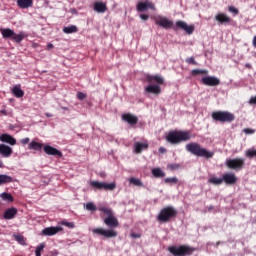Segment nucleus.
Masks as SVG:
<instances>
[{"mask_svg":"<svg viewBox=\"0 0 256 256\" xmlns=\"http://www.w3.org/2000/svg\"><path fill=\"white\" fill-rule=\"evenodd\" d=\"M186 151L195 155L196 157H204V159H213L215 152L207 150V148L201 147V144L197 142L188 143L185 146Z\"/></svg>","mask_w":256,"mask_h":256,"instance_id":"obj_2","label":"nucleus"},{"mask_svg":"<svg viewBox=\"0 0 256 256\" xmlns=\"http://www.w3.org/2000/svg\"><path fill=\"white\" fill-rule=\"evenodd\" d=\"M0 31L2 33L3 39H11L15 43H21V41H23V39L27 37V34H25V32H20L17 34L10 28H2Z\"/></svg>","mask_w":256,"mask_h":256,"instance_id":"obj_6","label":"nucleus"},{"mask_svg":"<svg viewBox=\"0 0 256 256\" xmlns=\"http://www.w3.org/2000/svg\"><path fill=\"white\" fill-rule=\"evenodd\" d=\"M97 234L104 237V239H115V237L118 235L117 230L105 228H98Z\"/></svg>","mask_w":256,"mask_h":256,"instance_id":"obj_10","label":"nucleus"},{"mask_svg":"<svg viewBox=\"0 0 256 256\" xmlns=\"http://www.w3.org/2000/svg\"><path fill=\"white\" fill-rule=\"evenodd\" d=\"M181 167L179 164H169L168 168H170L171 171H177Z\"/></svg>","mask_w":256,"mask_h":256,"instance_id":"obj_46","label":"nucleus"},{"mask_svg":"<svg viewBox=\"0 0 256 256\" xmlns=\"http://www.w3.org/2000/svg\"><path fill=\"white\" fill-rule=\"evenodd\" d=\"M0 167H3V162L0 160Z\"/></svg>","mask_w":256,"mask_h":256,"instance_id":"obj_62","label":"nucleus"},{"mask_svg":"<svg viewBox=\"0 0 256 256\" xmlns=\"http://www.w3.org/2000/svg\"><path fill=\"white\" fill-rule=\"evenodd\" d=\"M63 231V227L61 226H52L44 228L41 232L45 237H53V235H57V233Z\"/></svg>","mask_w":256,"mask_h":256,"instance_id":"obj_12","label":"nucleus"},{"mask_svg":"<svg viewBox=\"0 0 256 256\" xmlns=\"http://www.w3.org/2000/svg\"><path fill=\"white\" fill-rule=\"evenodd\" d=\"M252 43H253V47H256V35L254 36Z\"/></svg>","mask_w":256,"mask_h":256,"instance_id":"obj_56","label":"nucleus"},{"mask_svg":"<svg viewBox=\"0 0 256 256\" xmlns=\"http://www.w3.org/2000/svg\"><path fill=\"white\" fill-rule=\"evenodd\" d=\"M72 13H77V11H75V10H72Z\"/></svg>","mask_w":256,"mask_h":256,"instance_id":"obj_64","label":"nucleus"},{"mask_svg":"<svg viewBox=\"0 0 256 256\" xmlns=\"http://www.w3.org/2000/svg\"><path fill=\"white\" fill-rule=\"evenodd\" d=\"M159 153H167V148H165V147H160V148H159Z\"/></svg>","mask_w":256,"mask_h":256,"instance_id":"obj_53","label":"nucleus"},{"mask_svg":"<svg viewBox=\"0 0 256 256\" xmlns=\"http://www.w3.org/2000/svg\"><path fill=\"white\" fill-rule=\"evenodd\" d=\"M28 149L34 151H41V149H43V144L37 141H31V143L28 145Z\"/></svg>","mask_w":256,"mask_h":256,"instance_id":"obj_30","label":"nucleus"},{"mask_svg":"<svg viewBox=\"0 0 256 256\" xmlns=\"http://www.w3.org/2000/svg\"><path fill=\"white\" fill-rule=\"evenodd\" d=\"M131 237H132L133 239H140L141 234H139V233H131Z\"/></svg>","mask_w":256,"mask_h":256,"instance_id":"obj_51","label":"nucleus"},{"mask_svg":"<svg viewBox=\"0 0 256 256\" xmlns=\"http://www.w3.org/2000/svg\"><path fill=\"white\" fill-rule=\"evenodd\" d=\"M93 9L94 11H97V2H94Z\"/></svg>","mask_w":256,"mask_h":256,"instance_id":"obj_57","label":"nucleus"},{"mask_svg":"<svg viewBox=\"0 0 256 256\" xmlns=\"http://www.w3.org/2000/svg\"><path fill=\"white\" fill-rule=\"evenodd\" d=\"M250 105H256V96L251 97L249 100Z\"/></svg>","mask_w":256,"mask_h":256,"instance_id":"obj_52","label":"nucleus"},{"mask_svg":"<svg viewBox=\"0 0 256 256\" xmlns=\"http://www.w3.org/2000/svg\"><path fill=\"white\" fill-rule=\"evenodd\" d=\"M104 223L107 225V227H110V229H115L119 227V220L111 214L110 216L104 218Z\"/></svg>","mask_w":256,"mask_h":256,"instance_id":"obj_16","label":"nucleus"},{"mask_svg":"<svg viewBox=\"0 0 256 256\" xmlns=\"http://www.w3.org/2000/svg\"><path fill=\"white\" fill-rule=\"evenodd\" d=\"M246 157L249 159H253V157H256V150L249 149L246 151Z\"/></svg>","mask_w":256,"mask_h":256,"instance_id":"obj_41","label":"nucleus"},{"mask_svg":"<svg viewBox=\"0 0 256 256\" xmlns=\"http://www.w3.org/2000/svg\"><path fill=\"white\" fill-rule=\"evenodd\" d=\"M193 135L191 131H183V130H172L169 131L166 135V141L171 145H179V143H185L187 141H191Z\"/></svg>","mask_w":256,"mask_h":256,"instance_id":"obj_1","label":"nucleus"},{"mask_svg":"<svg viewBox=\"0 0 256 256\" xmlns=\"http://www.w3.org/2000/svg\"><path fill=\"white\" fill-rule=\"evenodd\" d=\"M202 84L206 85L207 87H217L221 85V80L215 76H206L202 78Z\"/></svg>","mask_w":256,"mask_h":256,"instance_id":"obj_11","label":"nucleus"},{"mask_svg":"<svg viewBox=\"0 0 256 256\" xmlns=\"http://www.w3.org/2000/svg\"><path fill=\"white\" fill-rule=\"evenodd\" d=\"M0 155L2 157H11L13 155V149L5 144H0Z\"/></svg>","mask_w":256,"mask_h":256,"instance_id":"obj_23","label":"nucleus"},{"mask_svg":"<svg viewBox=\"0 0 256 256\" xmlns=\"http://www.w3.org/2000/svg\"><path fill=\"white\" fill-rule=\"evenodd\" d=\"M212 119L218 123H233L235 114L229 111H214L212 112Z\"/></svg>","mask_w":256,"mask_h":256,"instance_id":"obj_4","label":"nucleus"},{"mask_svg":"<svg viewBox=\"0 0 256 256\" xmlns=\"http://www.w3.org/2000/svg\"><path fill=\"white\" fill-rule=\"evenodd\" d=\"M136 8L139 13L148 11V9L155 11V4L151 2V0H144L142 2H138Z\"/></svg>","mask_w":256,"mask_h":256,"instance_id":"obj_9","label":"nucleus"},{"mask_svg":"<svg viewBox=\"0 0 256 256\" xmlns=\"http://www.w3.org/2000/svg\"><path fill=\"white\" fill-rule=\"evenodd\" d=\"M215 20L219 25H229V23H231V17L225 13H218L215 16Z\"/></svg>","mask_w":256,"mask_h":256,"instance_id":"obj_17","label":"nucleus"},{"mask_svg":"<svg viewBox=\"0 0 256 256\" xmlns=\"http://www.w3.org/2000/svg\"><path fill=\"white\" fill-rule=\"evenodd\" d=\"M222 180L226 185H235L237 183V176L235 173H225L222 175Z\"/></svg>","mask_w":256,"mask_h":256,"instance_id":"obj_15","label":"nucleus"},{"mask_svg":"<svg viewBox=\"0 0 256 256\" xmlns=\"http://www.w3.org/2000/svg\"><path fill=\"white\" fill-rule=\"evenodd\" d=\"M0 141L2 143H8V145H17V140L9 134L0 135Z\"/></svg>","mask_w":256,"mask_h":256,"instance_id":"obj_24","label":"nucleus"},{"mask_svg":"<svg viewBox=\"0 0 256 256\" xmlns=\"http://www.w3.org/2000/svg\"><path fill=\"white\" fill-rule=\"evenodd\" d=\"M44 153L46 155H53L56 157H61V151H59L57 148L52 147L51 145H45L44 146Z\"/></svg>","mask_w":256,"mask_h":256,"instance_id":"obj_20","label":"nucleus"},{"mask_svg":"<svg viewBox=\"0 0 256 256\" xmlns=\"http://www.w3.org/2000/svg\"><path fill=\"white\" fill-rule=\"evenodd\" d=\"M43 249H45V244L41 243L36 247V252L41 253V251H43Z\"/></svg>","mask_w":256,"mask_h":256,"instance_id":"obj_47","label":"nucleus"},{"mask_svg":"<svg viewBox=\"0 0 256 256\" xmlns=\"http://www.w3.org/2000/svg\"><path fill=\"white\" fill-rule=\"evenodd\" d=\"M7 183H13V177L7 174H0V185H7Z\"/></svg>","mask_w":256,"mask_h":256,"instance_id":"obj_29","label":"nucleus"},{"mask_svg":"<svg viewBox=\"0 0 256 256\" xmlns=\"http://www.w3.org/2000/svg\"><path fill=\"white\" fill-rule=\"evenodd\" d=\"M61 225H64L65 227H68L69 229H73L75 227V224L73 222L62 221Z\"/></svg>","mask_w":256,"mask_h":256,"instance_id":"obj_43","label":"nucleus"},{"mask_svg":"<svg viewBox=\"0 0 256 256\" xmlns=\"http://www.w3.org/2000/svg\"><path fill=\"white\" fill-rule=\"evenodd\" d=\"M208 183L212 185H223V178L211 177L208 180Z\"/></svg>","mask_w":256,"mask_h":256,"instance_id":"obj_33","label":"nucleus"},{"mask_svg":"<svg viewBox=\"0 0 256 256\" xmlns=\"http://www.w3.org/2000/svg\"><path fill=\"white\" fill-rule=\"evenodd\" d=\"M168 251L174 256H190L195 253V248L187 245L170 246Z\"/></svg>","mask_w":256,"mask_h":256,"instance_id":"obj_5","label":"nucleus"},{"mask_svg":"<svg viewBox=\"0 0 256 256\" xmlns=\"http://www.w3.org/2000/svg\"><path fill=\"white\" fill-rule=\"evenodd\" d=\"M186 63H187L188 65H197V61L195 60L194 57L186 58Z\"/></svg>","mask_w":256,"mask_h":256,"instance_id":"obj_42","label":"nucleus"},{"mask_svg":"<svg viewBox=\"0 0 256 256\" xmlns=\"http://www.w3.org/2000/svg\"><path fill=\"white\" fill-rule=\"evenodd\" d=\"M13 237H14L15 241H17V243H19L20 245H26L25 244V237H23V235L14 234Z\"/></svg>","mask_w":256,"mask_h":256,"instance_id":"obj_38","label":"nucleus"},{"mask_svg":"<svg viewBox=\"0 0 256 256\" xmlns=\"http://www.w3.org/2000/svg\"><path fill=\"white\" fill-rule=\"evenodd\" d=\"M226 167L228 169H232L233 171H241L245 167V159L244 158H233V159H227Z\"/></svg>","mask_w":256,"mask_h":256,"instance_id":"obj_7","label":"nucleus"},{"mask_svg":"<svg viewBox=\"0 0 256 256\" xmlns=\"http://www.w3.org/2000/svg\"><path fill=\"white\" fill-rule=\"evenodd\" d=\"M0 113H2V115H7V111L6 110H1Z\"/></svg>","mask_w":256,"mask_h":256,"instance_id":"obj_58","label":"nucleus"},{"mask_svg":"<svg viewBox=\"0 0 256 256\" xmlns=\"http://www.w3.org/2000/svg\"><path fill=\"white\" fill-rule=\"evenodd\" d=\"M17 5L20 9H29L33 7V0H17Z\"/></svg>","mask_w":256,"mask_h":256,"instance_id":"obj_26","label":"nucleus"},{"mask_svg":"<svg viewBox=\"0 0 256 256\" xmlns=\"http://www.w3.org/2000/svg\"><path fill=\"white\" fill-rule=\"evenodd\" d=\"M228 11L230 13H234V15H239V9L235 8L234 6H229Z\"/></svg>","mask_w":256,"mask_h":256,"instance_id":"obj_44","label":"nucleus"},{"mask_svg":"<svg viewBox=\"0 0 256 256\" xmlns=\"http://www.w3.org/2000/svg\"><path fill=\"white\" fill-rule=\"evenodd\" d=\"M17 215V208H9L4 212V219H14Z\"/></svg>","mask_w":256,"mask_h":256,"instance_id":"obj_27","label":"nucleus"},{"mask_svg":"<svg viewBox=\"0 0 256 256\" xmlns=\"http://www.w3.org/2000/svg\"><path fill=\"white\" fill-rule=\"evenodd\" d=\"M77 98H78L80 101H83V99H85V94L82 93V92H78V93H77Z\"/></svg>","mask_w":256,"mask_h":256,"instance_id":"obj_49","label":"nucleus"},{"mask_svg":"<svg viewBox=\"0 0 256 256\" xmlns=\"http://www.w3.org/2000/svg\"><path fill=\"white\" fill-rule=\"evenodd\" d=\"M123 121L128 123L129 125H137L139 123V118L131 113H126L122 115Z\"/></svg>","mask_w":256,"mask_h":256,"instance_id":"obj_19","label":"nucleus"},{"mask_svg":"<svg viewBox=\"0 0 256 256\" xmlns=\"http://www.w3.org/2000/svg\"><path fill=\"white\" fill-rule=\"evenodd\" d=\"M149 149V142L145 141L143 143L141 142H135L134 143V153L137 155L143 153V151H147Z\"/></svg>","mask_w":256,"mask_h":256,"instance_id":"obj_18","label":"nucleus"},{"mask_svg":"<svg viewBox=\"0 0 256 256\" xmlns=\"http://www.w3.org/2000/svg\"><path fill=\"white\" fill-rule=\"evenodd\" d=\"M156 25L162 27V29H173V21L168 18L161 17L155 21Z\"/></svg>","mask_w":256,"mask_h":256,"instance_id":"obj_14","label":"nucleus"},{"mask_svg":"<svg viewBox=\"0 0 256 256\" xmlns=\"http://www.w3.org/2000/svg\"><path fill=\"white\" fill-rule=\"evenodd\" d=\"M100 177H102V179H105L107 177V174L105 172H100Z\"/></svg>","mask_w":256,"mask_h":256,"instance_id":"obj_54","label":"nucleus"},{"mask_svg":"<svg viewBox=\"0 0 256 256\" xmlns=\"http://www.w3.org/2000/svg\"><path fill=\"white\" fill-rule=\"evenodd\" d=\"M177 213L175 207L166 206L160 210V213L157 216V221H159V223H169V221L177 217Z\"/></svg>","mask_w":256,"mask_h":256,"instance_id":"obj_3","label":"nucleus"},{"mask_svg":"<svg viewBox=\"0 0 256 256\" xmlns=\"http://www.w3.org/2000/svg\"><path fill=\"white\" fill-rule=\"evenodd\" d=\"M245 67H246V69H253V66H251V64H249V63H246Z\"/></svg>","mask_w":256,"mask_h":256,"instance_id":"obj_55","label":"nucleus"},{"mask_svg":"<svg viewBox=\"0 0 256 256\" xmlns=\"http://www.w3.org/2000/svg\"><path fill=\"white\" fill-rule=\"evenodd\" d=\"M152 175L153 177H156V179H163V177H165V172H163L161 168H154L152 169Z\"/></svg>","mask_w":256,"mask_h":256,"instance_id":"obj_31","label":"nucleus"},{"mask_svg":"<svg viewBox=\"0 0 256 256\" xmlns=\"http://www.w3.org/2000/svg\"><path fill=\"white\" fill-rule=\"evenodd\" d=\"M164 183H166V185H177V183H179V178L177 177L165 178Z\"/></svg>","mask_w":256,"mask_h":256,"instance_id":"obj_34","label":"nucleus"},{"mask_svg":"<svg viewBox=\"0 0 256 256\" xmlns=\"http://www.w3.org/2000/svg\"><path fill=\"white\" fill-rule=\"evenodd\" d=\"M12 93L17 98H21V97H23L25 95V92H23V90L21 89V85H15L12 88Z\"/></svg>","mask_w":256,"mask_h":256,"instance_id":"obj_28","label":"nucleus"},{"mask_svg":"<svg viewBox=\"0 0 256 256\" xmlns=\"http://www.w3.org/2000/svg\"><path fill=\"white\" fill-rule=\"evenodd\" d=\"M209 71L207 70H201V69H194L191 71V75L195 77V75H208Z\"/></svg>","mask_w":256,"mask_h":256,"instance_id":"obj_39","label":"nucleus"},{"mask_svg":"<svg viewBox=\"0 0 256 256\" xmlns=\"http://www.w3.org/2000/svg\"><path fill=\"white\" fill-rule=\"evenodd\" d=\"M146 81H148V83L155 82L158 83V85H163V83H165V79L159 75H147Z\"/></svg>","mask_w":256,"mask_h":256,"instance_id":"obj_25","label":"nucleus"},{"mask_svg":"<svg viewBox=\"0 0 256 256\" xmlns=\"http://www.w3.org/2000/svg\"><path fill=\"white\" fill-rule=\"evenodd\" d=\"M47 47H48V49H53V44L50 43V44H48Z\"/></svg>","mask_w":256,"mask_h":256,"instance_id":"obj_59","label":"nucleus"},{"mask_svg":"<svg viewBox=\"0 0 256 256\" xmlns=\"http://www.w3.org/2000/svg\"><path fill=\"white\" fill-rule=\"evenodd\" d=\"M129 182L136 187H143V182L139 178H130Z\"/></svg>","mask_w":256,"mask_h":256,"instance_id":"obj_40","label":"nucleus"},{"mask_svg":"<svg viewBox=\"0 0 256 256\" xmlns=\"http://www.w3.org/2000/svg\"><path fill=\"white\" fill-rule=\"evenodd\" d=\"M140 19H142V21H148L149 20V15H147V14H140Z\"/></svg>","mask_w":256,"mask_h":256,"instance_id":"obj_50","label":"nucleus"},{"mask_svg":"<svg viewBox=\"0 0 256 256\" xmlns=\"http://www.w3.org/2000/svg\"><path fill=\"white\" fill-rule=\"evenodd\" d=\"M29 141H31V139H29V137H27V138L21 139L20 143H21V145H27V144H29Z\"/></svg>","mask_w":256,"mask_h":256,"instance_id":"obj_48","label":"nucleus"},{"mask_svg":"<svg viewBox=\"0 0 256 256\" xmlns=\"http://www.w3.org/2000/svg\"><path fill=\"white\" fill-rule=\"evenodd\" d=\"M98 191H115L117 189V183L111 182H97Z\"/></svg>","mask_w":256,"mask_h":256,"instance_id":"obj_13","label":"nucleus"},{"mask_svg":"<svg viewBox=\"0 0 256 256\" xmlns=\"http://www.w3.org/2000/svg\"><path fill=\"white\" fill-rule=\"evenodd\" d=\"M173 29L174 31H177V29H181L182 31H185L188 35H193V31H195V26H189L185 21L178 20L176 22V27H173Z\"/></svg>","mask_w":256,"mask_h":256,"instance_id":"obj_8","label":"nucleus"},{"mask_svg":"<svg viewBox=\"0 0 256 256\" xmlns=\"http://www.w3.org/2000/svg\"><path fill=\"white\" fill-rule=\"evenodd\" d=\"M93 233H97V229H93Z\"/></svg>","mask_w":256,"mask_h":256,"instance_id":"obj_63","label":"nucleus"},{"mask_svg":"<svg viewBox=\"0 0 256 256\" xmlns=\"http://www.w3.org/2000/svg\"><path fill=\"white\" fill-rule=\"evenodd\" d=\"M105 11H107V4L97 2V13H105Z\"/></svg>","mask_w":256,"mask_h":256,"instance_id":"obj_35","label":"nucleus"},{"mask_svg":"<svg viewBox=\"0 0 256 256\" xmlns=\"http://www.w3.org/2000/svg\"><path fill=\"white\" fill-rule=\"evenodd\" d=\"M0 197L3 199V201H8V203L13 202V196L7 192L1 193Z\"/></svg>","mask_w":256,"mask_h":256,"instance_id":"obj_37","label":"nucleus"},{"mask_svg":"<svg viewBox=\"0 0 256 256\" xmlns=\"http://www.w3.org/2000/svg\"><path fill=\"white\" fill-rule=\"evenodd\" d=\"M77 31L78 29H77V26L75 25H70L63 28V32L66 33L67 35L71 33H77Z\"/></svg>","mask_w":256,"mask_h":256,"instance_id":"obj_32","label":"nucleus"},{"mask_svg":"<svg viewBox=\"0 0 256 256\" xmlns=\"http://www.w3.org/2000/svg\"><path fill=\"white\" fill-rule=\"evenodd\" d=\"M35 255H36V256H41V252H36V251H35Z\"/></svg>","mask_w":256,"mask_h":256,"instance_id":"obj_61","label":"nucleus"},{"mask_svg":"<svg viewBox=\"0 0 256 256\" xmlns=\"http://www.w3.org/2000/svg\"><path fill=\"white\" fill-rule=\"evenodd\" d=\"M98 211H100V216L102 218H104V217L106 218V217L113 215V210H111V208H109V206L99 205Z\"/></svg>","mask_w":256,"mask_h":256,"instance_id":"obj_22","label":"nucleus"},{"mask_svg":"<svg viewBox=\"0 0 256 256\" xmlns=\"http://www.w3.org/2000/svg\"><path fill=\"white\" fill-rule=\"evenodd\" d=\"M93 187H97V181L92 182Z\"/></svg>","mask_w":256,"mask_h":256,"instance_id":"obj_60","label":"nucleus"},{"mask_svg":"<svg viewBox=\"0 0 256 256\" xmlns=\"http://www.w3.org/2000/svg\"><path fill=\"white\" fill-rule=\"evenodd\" d=\"M144 93H151L152 95H161V86H159V85H148L144 89Z\"/></svg>","mask_w":256,"mask_h":256,"instance_id":"obj_21","label":"nucleus"},{"mask_svg":"<svg viewBox=\"0 0 256 256\" xmlns=\"http://www.w3.org/2000/svg\"><path fill=\"white\" fill-rule=\"evenodd\" d=\"M243 133H245L246 135H253L255 133V130L251 128H244Z\"/></svg>","mask_w":256,"mask_h":256,"instance_id":"obj_45","label":"nucleus"},{"mask_svg":"<svg viewBox=\"0 0 256 256\" xmlns=\"http://www.w3.org/2000/svg\"><path fill=\"white\" fill-rule=\"evenodd\" d=\"M84 209H86V211H97V206H95V204L93 202H88L84 204Z\"/></svg>","mask_w":256,"mask_h":256,"instance_id":"obj_36","label":"nucleus"}]
</instances>
